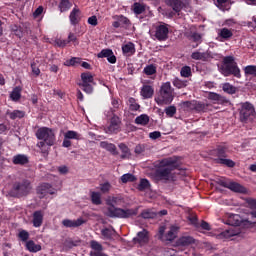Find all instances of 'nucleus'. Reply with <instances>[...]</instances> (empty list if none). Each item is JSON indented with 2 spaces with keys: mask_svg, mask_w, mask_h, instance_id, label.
I'll use <instances>...</instances> for the list:
<instances>
[{
  "mask_svg": "<svg viewBox=\"0 0 256 256\" xmlns=\"http://www.w3.org/2000/svg\"><path fill=\"white\" fill-rule=\"evenodd\" d=\"M244 72L246 76L250 75V76L256 77V66H253V65L246 66L244 69Z\"/></svg>",
  "mask_w": 256,
  "mask_h": 256,
  "instance_id": "59",
  "label": "nucleus"
},
{
  "mask_svg": "<svg viewBox=\"0 0 256 256\" xmlns=\"http://www.w3.org/2000/svg\"><path fill=\"white\" fill-rule=\"evenodd\" d=\"M180 75H181L182 78H190V77H192L191 66H183L181 68Z\"/></svg>",
  "mask_w": 256,
  "mask_h": 256,
  "instance_id": "49",
  "label": "nucleus"
},
{
  "mask_svg": "<svg viewBox=\"0 0 256 256\" xmlns=\"http://www.w3.org/2000/svg\"><path fill=\"white\" fill-rule=\"evenodd\" d=\"M119 149L121 150V159H129L131 156L130 149L125 143H121L119 145Z\"/></svg>",
  "mask_w": 256,
  "mask_h": 256,
  "instance_id": "39",
  "label": "nucleus"
},
{
  "mask_svg": "<svg viewBox=\"0 0 256 256\" xmlns=\"http://www.w3.org/2000/svg\"><path fill=\"white\" fill-rule=\"evenodd\" d=\"M149 231L144 229L137 233V237L133 238L134 244H139L140 246H144L149 243Z\"/></svg>",
  "mask_w": 256,
  "mask_h": 256,
  "instance_id": "14",
  "label": "nucleus"
},
{
  "mask_svg": "<svg viewBox=\"0 0 256 256\" xmlns=\"http://www.w3.org/2000/svg\"><path fill=\"white\" fill-rule=\"evenodd\" d=\"M64 138L68 140H76L79 141L81 139V135L75 131H67L64 134Z\"/></svg>",
  "mask_w": 256,
  "mask_h": 256,
  "instance_id": "41",
  "label": "nucleus"
},
{
  "mask_svg": "<svg viewBox=\"0 0 256 256\" xmlns=\"http://www.w3.org/2000/svg\"><path fill=\"white\" fill-rule=\"evenodd\" d=\"M116 21L112 23V27L114 28H127L130 26V20L124 15L115 16Z\"/></svg>",
  "mask_w": 256,
  "mask_h": 256,
  "instance_id": "15",
  "label": "nucleus"
},
{
  "mask_svg": "<svg viewBox=\"0 0 256 256\" xmlns=\"http://www.w3.org/2000/svg\"><path fill=\"white\" fill-rule=\"evenodd\" d=\"M165 5L172 9L169 13V17L173 18L176 15L179 16L180 12L184 9H188L191 5V0H165Z\"/></svg>",
  "mask_w": 256,
  "mask_h": 256,
  "instance_id": "6",
  "label": "nucleus"
},
{
  "mask_svg": "<svg viewBox=\"0 0 256 256\" xmlns=\"http://www.w3.org/2000/svg\"><path fill=\"white\" fill-rule=\"evenodd\" d=\"M90 198H91L92 204L96 206H100L102 204V198H101L100 192L92 191L90 194Z\"/></svg>",
  "mask_w": 256,
  "mask_h": 256,
  "instance_id": "35",
  "label": "nucleus"
},
{
  "mask_svg": "<svg viewBox=\"0 0 256 256\" xmlns=\"http://www.w3.org/2000/svg\"><path fill=\"white\" fill-rule=\"evenodd\" d=\"M195 243V239L192 236H182L176 241L178 247H188Z\"/></svg>",
  "mask_w": 256,
  "mask_h": 256,
  "instance_id": "22",
  "label": "nucleus"
},
{
  "mask_svg": "<svg viewBox=\"0 0 256 256\" xmlns=\"http://www.w3.org/2000/svg\"><path fill=\"white\" fill-rule=\"evenodd\" d=\"M29 237H30V234L27 230H24V229H21L20 231H18V234H17V238L22 241L23 243H27L29 242Z\"/></svg>",
  "mask_w": 256,
  "mask_h": 256,
  "instance_id": "42",
  "label": "nucleus"
},
{
  "mask_svg": "<svg viewBox=\"0 0 256 256\" xmlns=\"http://www.w3.org/2000/svg\"><path fill=\"white\" fill-rule=\"evenodd\" d=\"M146 151V146L145 144H139L134 148V153L137 155H140Z\"/></svg>",
  "mask_w": 256,
  "mask_h": 256,
  "instance_id": "62",
  "label": "nucleus"
},
{
  "mask_svg": "<svg viewBox=\"0 0 256 256\" xmlns=\"http://www.w3.org/2000/svg\"><path fill=\"white\" fill-rule=\"evenodd\" d=\"M67 42H68V44L72 43L74 46H78L80 43L79 36L73 32H70V34H68V37H67Z\"/></svg>",
  "mask_w": 256,
  "mask_h": 256,
  "instance_id": "48",
  "label": "nucleus"
},
{
  "mask_svg": "<svg viewBox=\"0 0 256 256\" xmlns=\"http://www.w3.org/2000/svg\"><path fill=\"white\" fill-rule=\"evenodd\" d=\"M104 239L111 240L113 239L114 233H116V230L110 229V228H103L102 231H100Z\"/></svg>",
  "mask_w": 256,
  "mask_h": 256,
  "instance_id": "44",
  "label": "nucleus"
},
{
  "mask_svg": "<svg viewBox=\"0 0 256 256\" xmlns=\"http://www.w3.org/2000/svg\"><path fill=\"white\" fill-rule=\"evenodd\" d=\"M140 95L144 100L151 99L154 95V88L151 85L144 84L141 87Z\"/></svg>",
  "mask_w": 256,
  "mask_h": 256,
  "instance_id": "20",
  "label": "nucleus"
},
{
  "mask_svg": "<svg viewBox=\"0 0 256 256\" xmlns=\"http://www.w3.org/2000/svg\"><path fill=\"white\" fill-rule=\"evenodd\" d=\"M100 147L110 152L113 156H117L119 154L117 151V146L107 141L100 142Z\"/></svg>",
  "mask_w": 256,
  "mask_h": 256,
  "instance_id": "27",
  "label": "nucleus"
},
{
  "mask_svg": "<svg viewBox=\"0 0 256 256\" xmlns=\"http://www.w3.org/2000/svg\"><path fill=\"white\" fill-rule=\"evenodd\" d=\"M222 89L224 93H229V94L236 93V88L230 83H224Z\"/></svg>",
  "mask_w": 256,
  "mask_h": 256,
  "instance_id": "56",
  "label": "nucleus"
},
{
  "mask_svg": "<svg viewBox=\"0 0 256 256\" xmlns=\"http://www.w3.org/2000/svg\"><path fill=\"white\" fill-rule=\"evenodd\" d=\"M219 70L224 77H229L231 75L237 79H241L242 77L241 69H239L234 56L224 57Z\"/></svg>",
  "mask_w": 256,
  "mask_h": 256,
  "instance_id": "3",
  "label": "nucleus"
},
{
  "mask_svg": "<svg viewBox=\"0 0 256 256\" xmlns=\"http://www.w3.org/2000/svg\"><path fill=\"white\" fill-rule=\"evenodd\" d=\"M140 216L144 219H153V218L157 217V212H153L150 209H146L141 212Z\"/></svg>",
  "mask_w": 256,
  "mask_h": 256,
  "instance_id": "47",
  "label": "nucleus"
},
{
  "mask_svg": "<svg viewBox=\"0 0 256 256\" xmlns=\"http://www.w3.org/2000/svg\"><path fill=\"white\" fill-rule=\"evenodd\" d=\"M172 84L177 89H184V88L187 87L188 81L187 80H181V79L175 77L172 81Z\"/></svg>",
  "mask_w": 256,
  "mask_h": 256,
  "instance_id": "40",
  "label": "nucleus"
},
{
  "mask_svg": "<svg viewBox=\"0 0 256 256\" xmlns=\"http://www.w3.org/2000/svg\"><path fill=\"white\" fill-rule=\"evenodd\" d=\"M209 58V55L207 52H192L191 53V59L196 61H207Z\"/></svg>",
  "mask_w": 256,
  "mask_h": 256,
  "instance_id": "32",
  "label": "nucleus"
},
{
  "mask_svg": "<svg viewBox=\"0 0 256 256\" xmlns=\"http://www.w3.org/2000/svg\"><path fill=\"white\" fill-rule=\"evenodd\" d=\"M82 13L79 8L75 7L70 12V16H68V19L70 20V23L72 26H77L81 21Z\"/></svg>",
  "mask_w": 256,
  "mask_h": 256,
  "instance_id": "16",
  "label": "nucleus"
},
{
  "mask_svg": "<svg viewBox=\"0 0 256 256\" xmlns=\"http://www.w3.org/2000/svg\"><path fill=\"white\" fill-rule=\"evenodd\" d=\"M150 186H151L150 181L144 178V179L140 180V183H139L137 189L139 191H144L146 189H149Z\"/></svg>",
  "mask_w": 256,
  "mask_h": 256,
  "instance_id": "52",
  "label": "nucleus"
},
{
  "mask_svg": "<svg viewBox=\"0 0 256 256\" xmlns=\"http://www.w3.org/2000/svg\"><path fill=\"white\" fill-rule=\"evenodd\" d=\"M33 190V184H31L30 180L22 179L20 181H15L12 184V189L9 190L8 195L20 199L22 197H26Z\"/></svg>",
  "mask_w": 256,
  "mask_h": 256,
  "instance_id": "4",
  "label": "nucleus"
},
{
  "mask_svg": "<svg viewBox=\"0 0 256 256\" xmlns=\"http://www.w3.org/2000/svg\"><path fill=\"white\" fill-rule=\"evenodd\" d=\"M238 111L240 123H251L256 115L254 106L251 102L240 103Z\"/></svg>",
  "mask_w": 256,
  "mask_h": 256,
  "instance_id": "5",
  "label": "nucleus"
},
{
  "mask_svg": "<svg viewBox=\"0 0 256 256\" xmlns=\"http://www.w3.org/2000/svg\"><path fill=\"white\" fill-rule=\"evenodd\" d=\"M212 105L208 102H200L195 100L194 112L195 113H207L211 111Z\"/></svg>",
  "mask_w": 256,
  "mask_h": 256,
  "instance_id": "18",
  "label": "nucleus"
},
{
  "mask_svg": "<svg viewBox=\"0 0 256 256\" xmlns=\"http://www.w3.org/2000/svg\"><path fill=\"white\" fill-rule=\"evenodd\" d=\"M29 163V158L25 154H17L13 157V164L25 166Z\"/></svg>",
  "mask_w": 256,
  "mask_h": 256,
  "instance_id": "28",
  "label": "nucleus"
},
{
  "mask_svg": "<svg viewBox=\"0 0 256 256\" xmlns=\"http://www.w3.org/2000/svg\"><path fill=\"white\" fill-rule=\"evenodd\" d=\"M72 2L70 0H61L58 4L59 12L66 13L72 8Z\"/></svg>",
  "mask_w": 256,
  "mask_h": 256,
  "instance_id": "31",
  "label": "nucleus"
},
{
  "mask_svg": "<svg viewBox=\"0 0 256 256\" xmlns=\"http://www.w3.org/2000/svg\"><path fill=\"white\" fill-rule=\"evenodd\" d=\"M26 115V112L23 111V110H7L6 111V116L11 119L12 121H15V120H20L22 118H24Z\"/></svg>",
  "mask_w": 256,
  "mask_h": 256,
  "instance_id": "21",
  "label": "nucleus"
},
{
  "mask_svg": "<svg viewBox=\"0 0 256 256\" xmlns=\"http://www.w3.org/2000/svg\"><path fill=\"white\" fill-rule=\"evenodd\" d=\"M25 249L30 253H38L42 251V246L40 244H36L33 240H29L25 243Z\"/></svg>",
  "mask_w": 256,
  "mask_h": 256,
  "instance_id": "26",
  "label": "nucleus"
},
{
  "mask_svg": "<svg viewBox=\"0 0 256 256\" xmlns=\"http://www.w3.org/2000/svg\"><path fill=\"white\" fill-rule=\"evenodd\" d=\"M112 54H113V51L111 49H103L102 51H100L97 54V57L98 58H108V57L112 56Z\"/></svg>",
  "mask_w": 256,
  "mask_h": 256,
  "instance_id": "60",
  "label": "nucleus"
},
{
  "mask_svg": "<svg viewBox=\"0 0 256 256\" xmlns=\"http://www.w3.org/2000/svg\"><path fill=\"white\" fill-rule=\"evenodd\" d=\"M144 73H145V75H147V76L156 75V74H157V66L154 65V64L147 65V66L144 68Z\"/></svg>",
  "mask_w": 256,
  "mask_h": 256,
  "instance_id": "45",
  "label": "nucleus"
},
{
  "mask_svg": "<svg viewBox=\"0 0 256 256\" xmlns=\"http://www.w3.org/2000/svg\"><path fill=\"white\" fill-rule=\"evenodd\" d=\"M122 198L120 197H108L106 199L107 207V217L111 218H120V219H128L131 217H135L138 214V208H119L116 206L121 205Z\"/></svg>",
  "mask_w": 256,
  "mask_h": 256,
  "instance_id": "1",
  "label": "nucleus"
},
{
  "mask_svg": "<svg viewBox=\"0 0 256 256\" xmlns=\"http://www.w3.org/2000/svg\"><path fill=\"white\" fill-rule=\"evenodd\" d=\"M221 237L225 238V239H229L231 237L237 236L238 233L234 231V229H229V230H225L224 232H222Z\"/></svg>",
  "mask_w": 256,
  "mask_h": 256,
  "instance_id": "58",
  "label": "nucleus"
},
{
  "mask_svg": "<svg viewBox=\"0 0 256 256\" xmlns=\"http://www.w3.org/2000/svg\"><path fill=\"white\" fill-rule=\"evenodd\" d=\"M208 100L214 101L216 104H225L227 103V99L224 96H221L215 92H211L208 94Z\"/></svg>",
  "mask_w": 256,
  "mask_h": 256,
  "instance_id": "29",
  "label": "nucleus"
},
{
  "mask_svg": "<svg viewBox=\"0 0 256 256\" xmlns=\"http://www.w3.org/2000/svg\"><path fill=\"white\" fill-rule=\"evenodd\" d=\"M216 157L219 159L227 158V147L226 146H217L215 150Z\"/></svg>",
  "mask_w": 256,
  "mask_h": 256,
  "instance_id": "38",
  "label": "nucleus"
},
{
  "mask_svg": "<svg viewBox=\"0 0 256 256\" xmlns=\"http://www.w3.org/2000/svg\"><path fill=\"white\" fill-rule=\"evenodd\" d=\"M154 38L160 42L167 41L169 39V24L158 22L154 27Z\"/></svg>",
  "mask_w": 256,
  "mask_h": 256,
  "instance_id": "11",
  "label": "nucleus"
},
{
  "mask_svg": "<svg viewBox=\"0 0 256 256\" xmlns=\"http://www.w3.org/2000/svg\"><path fill=\"white\" fill-rule=\"evenodd\" d=\"M195 101L196 100H191V101H183L179 103V107L183 112H194L195 110Z\"/></svg>",
  "mask_w": 256,
  "mask_h": 256,
  "instance_id": "24",
  "label": "nucleus"
},
{
  "mask_svg": "<svg viewBox=\"0 0 256 256\" xmlns=\"http://www.w3.org/2000/svg\"><path fill=\"white\" fill-rule=\"evenodd\" d=\"M43 221H44V212L42 210L33 212L32 225L34 228L41 227L43 225Z\"/></svg>",
  "mask_w": 256,
  "mask_h": 256,
  "instance_id": "17",
  "label": "nucleus"
},
{
  "mask_svg": "<svg viewBox=\"0 0 256 256\" xmlns=\"http://www.w3.org/2000/svg\"><path fill=\"white\" fill-rule=\"evenodd\" d=\"M216 163L223 166H228L229 168L235 167V162L226 158H217Z\"/></svg>",
  "mask_w": 256,
  "mask_h": 256,
  "instance_id": "43",
  "label": "nucleus"
},
{
  "mask_svg": "<svg viewBox=\"0 0 256 256\" xmlns=\"http://www.w3.org/2000/svg\"><path fill=\"white\" fill-rule=\"evenodd\" d=\"M190 37H191V40L194 42H198V43L202 42V36L197 32L192 33Z\"/></svg>",
  "mask_w": 256,
  "mask_h": 256,
  "instance_id": "63",
  "label": "nucleus"
},
{
  "mask_svg": "<svg viewBox=\"0 0 256 256\" xmlns=\"http://www.w3.org/2000/svg\"><path fill=\"white\" fill-rule=\"evenodd\" d=\"M134 123H136L137 125L146 126L150 123V117L146 114H142L134 119Z\"/></svg>",
  "mask_w": 256,
  "mask_h": 256,
  "instance_id": "36",
  "label": "nucleus"
},
{
  "mask_svg": "<svg viewBox=\"0 0 256 256\" xmlns=\"http://www.w3.org/2000/svg\"><path fill=\"white\" fill-rule=\"evenodd\" d=\"M112 188V185L109 182H105L104 184H100V192L103 194H108Z\"/></svg>",
  "mask_w": 256,
  "mask_h": 256,
  "instance_id": "61",
  "label": "nucleus"
},
{
  "mask_svg": "<svg viewBox=\"0 0 256 256\" xmlns=\"http://www.w3.org/2000/svg\"><path fill=\"white\" fill-rule=\"evenodd\" d=\"M81 82L79 83V87L84 93L92 94L94 91L93 85L94 83V76L91 72H84L80 75Z\"/></svg>",
  "mask_w": 256,
  "mask_h": 256,
  "instance_id": "8",
  "label": "nucleus"
},
{
  "mask_svg": "<svg viewBox=\"0 0 256 256\" xmlns=\"http://www.w3.org/2000/svg\"><path fill=\"white\" fill-rule=\"evenodd\" d=\"M179 228L177 226H172L169 230V232H167L164 236V240L165 241H170L172 242L173 240H175L177 238V233H178Z\"/></svg>",
  "mask_w": 256,
  "mask_h": 256,
  "instance_id": "30",
  "label": "nucleus"
},
{
  "mask_svg": "<svg viewBox=\"0 0 256 256\" xmlns=\"http://www.w3.org/2000/svg\"><path fill=\"white\" fill-rule=\"evenodd\" d=\"M129 109L133 112H136L141 108V105L137 103V100L134 97H130L128 100Z\"/></svg>",
  "mask_w": 256,
  "mask_h": 256,
  "instance_id": "46",
  "label": "nucleus"
},
{
  "mask_svg": "<svg viewBox=\"0 0 256 256\" xmlns=\"http://www.w3.org/2000/svg\"><path fill=\"white\" fill-rule=\"evenodd\" d=\"M173 89L169 81L165 82L161 86L160 95L157 98V101L161 104H170L173 101L172 95Z\"/></svg>",
  "mask_w": 256,
  "mask_h": 256,
  "instance_id": "10",
  "label": "nucleus"
},
{
  "mask_svg": "<svg viewBox=\"0 0 256 256\" xmlns=\"http://www.w3.org/2000/svg\"><path fill=\"white\" fill-rule=\"evenodd\" d=\"M80 63H81L80 58L73 57V58L67 59L64 62V66H66V67H74V66H76V65H78Z\"/></svg>",
  "mask_w": 256,
  "mask_h": 256,
  "instance_id": "51",
  "label": "nucleus"
},
{
  "mask_svg": "<svg viewBox=\"0 0 256 256\" xmlns=\"http://www.w3.org/2000/svg\"><path fill=\"white\" fill-rule=\"evenodd\" d=\"M81 243L80 239L73 240L72 238L65 239L63 246L72 249L73 247H79Z\"/></svg>",
  "mask_w": 256,
  "mask_h": 256,
  "instance_id": "33",
  "label": "nucleus"
},
{
  "mask_svg": "<svg viewBox=\"0 0 256 256\" xmlns=\"http://www.w3.org/2000/svg\"><path fill=\"white\" fill-rule=\"evenodd\" d=\"M179 170L178 173H172L170 172V180L171 182H176L177 181V176H181V177H184L186 176V171L184 169H180V168H177Z\"/></svg>",
  "mask_w": 256,
  "mask_h": 256,
  "instance_id": "53",
  "label": "nucleus"
},
{
  "mask_svg": "<svg viewBox=\"0 0 256 256\" xmlns=\"http://www.w3.org/2000/svg\"><path fill=\"white\" fill-rule=\"evenodd\" d=\"M85 223L86 221L83 218H79L77 220L65 219L62 221V225L66 228H78Z\"/></svg>",
  "mask_w": 256,
  "mask_h": 256,
  "instance_id": "19",
  "label": "nucleus"
},
{
  "mask_svg": "<svg viewBox=\"0 0 256 256\" xmlns=\"http://www.w3.org/2000/svg\"><path fill=\"white\" fill-rule=\"evenodd\" d=\"M226 225L230 226H240L241 225V220H239V215L238 214H232L229 216V219L226 220Z\"/></svg>",
  "mask_w": 256,
  "mask_h": 256,
  "instance_id": "34",
  "label": "nucleus"
},
{
  "mask_svg": "<svg viewBox=\"0 0 256 256\" xmlns=\"http://www.w3.org/2000/svg\"><path fill=\"white\" fill-rule=\"evenodd\" d=\"M233 35V31L229 30L228 28H223L220 29L219 32L217 33V38L219 39V41L225 42L232 38Z\"/></svg>",
  "mask_w": 256,
  "mask_h": 256,
  "instance_id": "23",
  "label": "nucleus"
},
{
  "mask_svg": "<svg viewBox=\"0 0 256 256\" xmlns=\"http://www.w3.org/2000/svg\"><path fill=\"white\" fill-rule=\"evenodd\" d=\"M146 6L143 3L134 2L133 3V13L136 15H141L142 13H145Z\"/></svg>",
  "mask_w": 256,
  "mask_h": 256,
  "instance_id": "37",
  "label": "nucleus"
},
{
  "mask_svg": "<svg viewBox=\"0 0 256 256\" xmlns=\"http://www.w3.org/2000/svg\"><path fill=\"white\" fill-rule=\"evenodd\" d=\"M14 28H15L13 29L14 35L21 39L23 36L22 28L18 26H14Z\"/></svg>",
  "mask_w": 256,
  "mask_h": 256,
  "instance_id": "64",
  "label": "nucleus"
},
{
  "mask_svg": "<svg viewBox=\"0 0 256 256\" xmlns=\"http://www.w3.org/2000/svg\"><path fill=\"white\" fill-rule=\"evenodd\" d=\"M122 52L126 57H132L136 53L135 44L129 42L128 44H124L122 46Z\"/></svg>",
  "mask_w": 256,
  "mask_h": 256,
  "instance_id": "25",
  "label": "nucleus"
},
{
  "mask_svg": "<svg viewBox=\"0 0 256 256\" xmlns=\"http://www.w3.org/2000/svg\"><path fill=\"white\" fill-rule=\"evenodd\" d=\"M120 124H121V120L118 116H113L111 118V122L110 125H108L105 128V132L107 134H117L120 131Z\"/></svg>",
  "mask_w": 256,
  "mask_h": 256,
  "instance_id": "13",
  "label": "nucleus"
},
{
  "mask_svg": "<svg viewBox=\"0 0 256 256\" xmlns=\"http://www.w3.org/2000/svg\"><path fill=\"white\" fill-rule=\"evenodd\" d=\"M216 184L223 188H228L234 193L246 194L247 192V189L243 185L230 181L229 179L226 178H220L219 180L216 181Z\"/></svg>",
  "mask_w": 256,
  "mask_h": 256,
  "instance_id": "9",
  "label": "nucleus"
},
{
  "mask_svg": "<svg viewBox=\"0 0 256 256\" xmlns=\"http://www.w3.org/2000/svg\"><path fill=\"white\" fill-rule=\"evenodd\" d=\"M37 195L39 199H44L47 195H54L55 189L52 187L51 184L48 183H42L37 187Z\"/></svg>",
  "mask_w": 256,
  "mask_h": 256,
  "instance_id": "12",
  "label": "nucleus"
},
{
  "mask_svg": "<svg viewBox=\"0 0 256 256\" xmlns=\"http://www.w3.org/2000/svg\"><path fill=\"white\" fill-rule=\"evenodd\" d=\"M9 97H11L12 101H19L21 99V90L19 88H14Z\"/></svg>",
  "mask_w": 256,
  "mask_h": 256,
  "instance_id": "55",
  "label": "nucleus"
},
{
  "mask_svg": "<svg viewBox=\"0 0 256 256\" xmlns=\"http://www.w3.org/2000/svg\"><path fill=\"white\" fill-rule=\"evenodd\" d=\"M36 137L38 140L45 141L46 145L49 147L53 146L56 141L55 133L53 129L49 127H41L36 132Z\"/></svg>",
  "mask_w": 256,
  "mask_h": 256,
  "instance_id": "7",
  "label": "nucleus"
},
{
  "mask_svg": "<svg viewBox=\"0 0 256 256\" xmlns=\"http://www.w3.org/2000/svg\"><path fill=\"white\" fill-rule=\"evenodd\" d=\"M137 180L136 176L130 173H126L121 176V182L127 184L128 182H135Z\"/></svg>",
  "mask_w": 256,
  "mask_h": 256,
  "instance_id": "50",
  "label": "nucleus"
},
{
  "mask_svg": "<svg viewBox=\"0 0 256 256\" xmlns=\"http://www.w3.org/2000/svg\"><path fill=\"white\" fill-rule=\"evenodd\" d=\"M179 162L175 158L162 159L157 164V169L155 171L156 181H163L168 183L170 181V174L172 171L179 169Z\"/></svg>",
  "mask_w": 256,
  "mask_h": 256,
  "instance_id": "2",
  "label": "nucleus"
},
{
  "mask_svg": "<svg viewBox=\"0 0 256 256\" xmlns=\"http://www.w3.org/2000/svg\"><path fill=\"white\" fill-rule=\"evenodd\" d=\"M90 248L94 250L95 252H102L103 251V245L100 242H97L95 240H92L90 242Z\"/></svg>",
  "mask_w": 256,
  "mask_h": 256,
  "instance_id": "54",
  "label": "nucleus"
},
{
  "mask_svg": "<svg viewBox=\"0 0 256 256\" xmlns=\"http://www.w3.org/2000/svg\"><path fill=\"white\" fill-rule=\"evenodd\" d=\"M176 113H177V108H176V106L171 105V106L165 108V114H166V116H168V117H170V118H172L173 116H175Z\"/></svg>",
  "mask_w": 256,
  "mask_h": 256,
  "instance_id": "57",
  "label": "nucleus"
}]
</instances>
